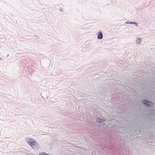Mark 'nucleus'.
Wrapping results in <instances>:
<instances>
[{
  "mask_svg": "<svg viewBox=\"0 0 155 155\" xmlns=\"http://www.w3.org/2000/svg\"><path fill=\"white\" fill-rule=\"evenodd\" d=\"M25 140L27 143L30 145L32 148L35 150H38L39 146L36 141L32 138L27 137Z\"/></svg>",
  "mask_w": 155,
  "mask_h": 155,
  "instance_id": "f257e3e1",
  "label": "nucleus"
},
{
  "mask_svg": "<svg viewBox=\"0 0 155 155\" xmlns=\"http://www.w3.org/2000/svg\"><path fill=\"white\" fill-rule=\"evenodd\" d=\"M104 119L100 118L99 117L97 118L96 119V122L98 123H101L104 121Z\"/></svg>",
  "mask_w": 155,
  "mask_h": 155,
  "instance_id": "f03ea898",
  "label": "nucleus"
},
{
  "mask_svg": "<svg viewBox=\"0 0 155 155\" xmlns=\"http://www.w3.org/2000/svg\"><path fill=\"white\" fill-rule=\"evenodd\" d=\"M97 38L99 40L103 38V35L102 33L101 32H99L97 34Z\"/></svg>",
  "mask_w": 155,
  "mask_h": 155,
  "instance_id": "7ed1b4c3",
  "label": "nucleus"
},
{
  "mask_svg": "<svg viewBox=\"0 0 155 155\" xmlns=\"http://www.w3.org/2000/svg\"><path fill=\"white\" fill-rule=\"evenodd\" d=\"M142 40L140 38H137L136 41V43L137 45H140L141 43Z\"/></svg>",
  "mask_w": 155,
  "mask_h": 155,
  "instance_id": "20e7f679",
  "label": "nucleus"
},
{
  "mask_svg": "<svg viewBox=\"0 0 155 155\" xmlns=\"http://www.w3.org/2000/svg\"><path fill=\"white\" fill-rule=\"evenodd\" d=\"M143 104H146V105H150V104H151V103H150L148 102V101H146V100H144L143 101Z\"/></svg>",
  "mask_w": 155,
  "mask_h": 155,
  "instance_id": "39448f33",
  "label": "nucleus"
},
{
  "mask_svg": "<svg viewBox=\"0 0 155 155\" xmlns=\"http://www.w3.org/2000/svg\"><path fill=\"white\" fill-rule=\"evenodd\" d=\"M125 24H133L134 25H135L136 26L137 25V24L135 22H129V21H127L125 22Z\"/></svg>",
  "mask_w": 155,
  "mask_h": 155,
  "instance_id": "423d86ee",
  "label": "nucleus"
},
{
  "mask_svg": "<svg viewBox=\"0 0 155 155\" xmlns=\"http://www.w3.org/2000/svg\"><path fill=\"white\" fill-rule=\"evenodd\" d=\"M46 153H41L40 154H39V155H46Z\"/></svg>",
  "mask_w": 155,
  "mask_h": 155,
  "instance_id": "0eeeda50",
  "label": "nucleus"
},
{
  "mask_svg": "<svg viewBox=\"0 0 155 155\" xmlns=\"http://www.w3.org/2000/svg\"><path fill=\"white\" fill-rule=\"evenodd\" d=\"M3 59L2 58L0 57V61H3Z\"/></svg>",
  "mask_w": 155,
  "mask_h": 155,
  "instance_id": "6e6552de",
  "label": "nucleus"
},
{
  "mask_svg": "<svg viewBox=\"0 0 155 155\" xmlns=\"http://www.w3.org/2000/svg\"><path fill=\"white\" fill-rule=\"evenodd\" d=\"M46 155H50V154H46Z\"/></svg>",
  "mask_w": 155,
  "mask_h": 155,
  "instance_id": "1a4fd4ad",
  "label": "nucleus"
},
{
  "mask_svg": "<svg viewBox=\"0 0 155 155\" xmlns=\"http://www.w3.org/2000/svg\"><path fill=\"white\" fill-rule=\"evenodd\" d=\"M60 11H61V9H60Z\"/></svg>",
  "mask_w": 155,
  "mask_h": 155,
  "instance_id": "9d476101",
  "label": "nucleus"
}]
</instances>
